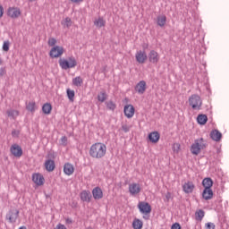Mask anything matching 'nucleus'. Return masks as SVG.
Listing matches in <instances>:
<instances>
[{
	"instance_id": "72a5a7b5",
	"label": "nucleus",
	"mask_w": 229,
	"mask_h": 229,
	"mask_svg": "<svg viewBox=\"0 0 229 229\" xmlns=\"http://www.w3.org/2000/svg\"><path fill=\"white\" fill-rule=\"evenodd\" d=\"M6 114L8 115V117H12L13 119H15V117H17V115H19V111L8 110V111H6Z\"/></svg>"
},
{
	"instance_id": "a211bd4d",
	"label": "nucleus",
	"mask_w": 229,
	"mask_h": 229,
	"mask_svg": "<svg viewBox=\"0 0 229 229\" xmlns=\"http://www.w3.org/2000/svg\"><path fill=\"white\" fill-rule=\"evenodd\" d=\"M138 94H144L146 92V81H140L134 88Z\"/></svg>"
},
{
	"instance_id": "09e8293b",
	"label": "nucleus",
	"mask_w": 229,
	"mask_h": 229,
	"mask_svg": "<svg viewBox=\"0 0 229 229\" xmlns=\"http://www.w3.org/2000/svg\"><path fill=\"white\" fill-rule=\"evenodd\" d=\"M4 13V8L2 5H0V19L1 17H3Z\"/></svg>"
},
{
	"instance_id": "1a4fd4ad",
	"label": "nucleus",
	"mask_w": 229,
	"mask_h": 229,
	"mask_svg": "<svg viewBox=\"0 0 229 229\" xmlns=\"http://www.w3.org/2000/svg\"><path fill=\"white\" fill-rule=\"evenodd\" d=\"M148 62H150V64H154L155 65H157V64H158V62L160 60V55H158V52H157L155 50H151L148 53Z\"/></svg>"
},
{
	"instance_id": "79ce46f5",
	"label": "nucleus",
	"mask_w": 229,
	"mask_h": 229,
	"mask_svg": "<svg viewBox=\"0 0 229 229\" xmlns=\"http://www.w3.org/2000/svg\"><path fill=\"white\" fill-rule=\"evenodd\" d=\"M171 229H182V225H180V223H174L172 225Z\"/></svg>"
},
{
	"instance_id": "a878e982",
	"label": "nucleus",
	"mask_w": 229,
	"mask_h": 229,
	"mask_svg": "<svg viewBox=\"0 0 229 229\" xmlns=\"http://www.w3.org/2000/svg\"><path fill=\"white\" fill-rule=\"evenodd\" d=\"M51 110H53V106H51L50 103H46L43 105L42 106L43 114H45L46 115H49V114H51Z\"/></svg>"
},
{
	"instance_id": "393cba45",
	"label": "nucleus",
	"mask_w": 229,
	"mask_h": 229,
	"mask_svg": "<svg viewBox=\"0 0 229 229\" xmlns=\"http://www.w3.org/2000/svg\"><path fill=\"white\" fill-rule=\"evenodd\" d=\"M208 121V117L207 114H200L197 116V122L201 125L204 126V124H207V122Z\"/></svg>"
},
{
	"instance_id": "e433bc0d",
	"label": "nucleus",
	"mask_w": 229,
	"mask_h": 229,
	"mask_svg": "<svg viewBox=\"0 0 229 229\" xmlns=\"http://www.w3.org/2000/svg\"><path fill=\"white\" fill-rule=\"evenodd\" d=\"M46 158H47V160H55V158H56V156L55 155L54 151H48Z\"/></svg>"
},
{
	"instance_id": "7ed1b4c3",
	"label": "nucleus",
	"mask_w": 229,
	"mask_h": 229,
	"mask_svg": "<svg viewBox=\"0 0 229 229\" xmlns=\"http://www.w3.org/2000/svg\"><path fill=\"white\" fill-rule=\"evenodd\" d=\"M59 65L64 71H67V69H74L78 62L74 56H70L68 59H59Z\"/></svg>"
},
{
	"instance_id": "c9c22d12",
	"label": "nucleus",
	"mask_w": 229,
	"mask_h": 229,
	"mask_svg": "<svg viewBox=\"0 0 229 229\" xmlns=\"http://www.w3.org/2000/svg\"><path fill=\"white\" fill-rule=\"evenodd\" d=\"M106 108H108V110H115V104L114 103V101H109V102H106Z\"/></svg>"
},
{
	"instance_id": "2eb2a0df",
	"label": "nucleus",
	"mask_w": 229,
	"mask_h": 229,
	"mask_svg": "<svg viewBox=\"0 0 229 229\" xmlns=\"http://www.w3.org/2000/svg\"><path fill=\"white\" fill-rule=\"evenodd\" d=\"M140 184L139 183H131L129 185V192L131 196H135L140 192Z\"/></svg>"
},
{
	"instance_id": "aec40b11",
	"label": "nucleus",
	"mask_w": 229,
	"mask_h": 229,
	"mask_svg": "<svg viewBox=\"0 0 229 229\" xmlns=\"http://www.w3.org/2000/svg\"><path fill=\"white\" fill-rule=\"evenodd\" d=\"M194 183L192 182H185L182 185V190L184 191L185 194H191L194 191Z\"/></svg>"
},
{
	"instance_id": "9d476101",
	"label": "nucleus",
	"mask_w": 229,
	"mask_h": 229,
	"mask_svg": "<svg viewBox=\"0 0 229 229\" xmlns=\"http://www.w3.org/2000/svg\"><path fill=\"white\" fill-rule=\"evenodd\" d=\"M10 151L13 157H16L18 158H21L22 157V148L19 146L18 144H13L11 146Z\"/></svg>"
},
{
	"instance_id": "58836bf2",
	"label": "nucleus",
	"mask_w": 229,
	"mask_h": 229,
	"mask_svg": "<svg viewBox=\"0 0 229 229\" xmlns=\"http://www.w3.org/2000/svg\"><path fill=\"white\" fill-rule=\"evenodd\" d=\"M47 44H48V46H49L50 47H55V46L56 45V38H50L48 39Z\"/></svg>"
},
{
	"instance_id": "37998d69",
	"label": "nucleus",
	"mask_w": 229,
	"mask_h": 229,
	"mask_svg": "<svg viewBox=\"0 0 229 229\" xmlns=\"http://www.w3.org/2000/svg\"><path fill=\"white\" fill-rule=\"evenodd\" d=\"M122 130L124 131V133H128V131H130V127L124 124V125H122Z\"/></svg>"
},
{
	"instance_id": "9b49d317",
	"label": "nucleus",
	"mask_w": 229,
	"mask_h": 229,
	"mask_svg": "<svg viewBox=\"0 0 229 229\" xmlns=\"http://www.w3.org/2000/svg\"><path fill=\"white\" fill-rule=\"evenodd\" d=\"M32 182L36 183L38 187L44 185V182H46V179L44 178V175L41 174H32Z\"/></svg>"
},
{
	"instance_id": "a19ab883",
	"label": "nucleus",
	"mask_w": 229,
	"mask_h": 229,
	"mask_svg": "<svg viewBox=\"0 0 229 229\" xmlns=\"http://www.w3.org/2000/svg\"><path fill=\"white\" fill-rule=\"evenodd\" d=\"M6 74V69L4 67L0 68V78H3Z\"/></svg>"
},
{
	"instance_id": "c85d7f7f",
	"label": "nucleus",
	"mask_w": 229,
	"mask_h": 229,
	"mask_svg": "<svg viewBox=\"0 0 229 229\" xmlns=\"http://www.w3.org/2000/svg\"><path fill=\"white\" fill-rule=\"evenodd\" d=\"M203 217H205V211L203 209H199L195 213L196 221H202Z\"/></svg>"
},
{
	"instance_id": "c03bdc74",
	"label": "nucleus",
	"mask_w": 229,
	"mask_h": 229,
	"mask_svg": "<svg viewBox=\"0 0 229 229\" xmlns=\"http://www.w3.org/2000/svg\"><path fill=\"white\" fill-rule=\"evenodd\" d=\"M61 142L62 144H64V146H67V136H63L61 138Z\"/></svg>"
},
{
	"instance_id": "4be33fe9",
	"label": "nucleus",
	"mask_w": 229,
	"mask_h": 229,
	"mask_svg": "<svg viewBox=\"0 0 229 229\" xmlns=\"http://www.w3.org/2000/svg\"><path fill=\"white\" fill-rule=\"evenodd\" d=\"M94 199H103V190L99 187H96L92 191Z\"/></svg>"
},
{
	"instance_id": "6e6d98bb",
	"label": "nucleus",
	"mask_w": 229,
	"mask_h": 229,
	"mask_svg": "<svg viewBox=\"0 0 229 229\" xmlns=\"http://www.w3.org/2000/svg\"><path fill=\"white\" fill-rule=\"evenodd\" d=\"M0 65H3V59L0 58Z\"/></svg>"
},
{
	"instance_id": "c756f323",
	"label": "nucleus",
	"mask_w": 229,
	"mask_h": 229,
	"mask_svg": "<svg viewBox=\"0 0 229 229\" xmlns=\"http://www.w3.org/2000/svg\"><path fill=\"white\" fill-rule=\"evenodd\" d=\"M106 98H108V95L106 94V91L103 90L98 95V99L100 101V103H105L106 101Z\"/></svg>"
},
{
	"instance_id": "2f4dec72",
	"label": "nucleus",
	"mask_w": 229,
	"mask_h": 229,
	"mask_svg": "<svg viewBox=\"0 0 229 229\" xmlns=\"http://www.w3.org/2000/svg\"><path fill=\"white\" fill-rule=\"evenodd\" d=\"M83 83V79H81V76H78V77H75L73 80H72V84L75 86V87H81V84Z\"/></svg>"
},
{
	"instance_id": "4c0bfd02",
	"label": "nucleus",
	"mask_w": 229,
	"mask_h": 229,
	"mask_svg": "<svg viewBox=\"0 0 229 229\" xmlns=\"http://www.w3.org/2000/svg\"><path fill=\"white\" fill-rule=\"evenodd\" d=\"M3 51L8 52L10 51V41H4L3 44Z\"/></svg>"
},
{
	"instance_id": "6ab92c4d",
	"label": "nucleus",
	"mask_w": 229,
	"mask_h": 229,
	"mask_svg": "<svg viewBox=\"0 0 229 229\" xmlns=\"http://www.w3.org/2000/svg\"><path fill=\"white\" fill-rule=\"evenodd\" d=\"M56 165L55 164V160L47 159L45 162V168L48 173H53V170L55 169Z\"/></svg>"
},
{
	"instance_id": "20e7f679",
	"label": "nucleus",
	"mask_w": 229,
	"mask_h": 229,
	"mask_svg": "<svg viewBox=\"0 0 229 229\" xmlns=\"http://www.w3.org/2000/svg\"><path fill=\"white\" fill-rule=\"evenodd\" d=\"M189 105L191 106L192 110H201L203 101L201 97L198 94H193L189 98Z\"/></svg>"
},
{
	"instance_id": "ddd939ff",
	"label": "nucleus",
	"mask_w": 229,
	"mask_h": 229,
	"mask_svg": "<svg viewBox=\"0 0 229 229\" xmlns=\"http://www.w3.org/2000/svg\"><path fill=\"white\" fill-rule=\"evenodd\" d=\"M146 60H148L146 51L140 50L136 53V61L138 64H146Z\"/></svg>"
},
{
	"instance_id": "5701e85b",
	"label": "nucleus",
	"mask_w": 229,
	"mask_h": 229,
	"mask_svg": "<svg viewBox=\"0 0 229 229\" xmlns=\"http://www.w3.org/2000/svg\"><path fill=\"white\" fill-rule=\"evenodd\" d=\"M64 171L65 174H67L68 176H71V174L74 173V166H72L71 163H66L64 164Z\"/></svg>"
},
{
	"instance_id": "bb28decb",
	"label": "nucleus",
	"mask_w": 229,
	"mask_h": 229,
	"mask_svg": "<svg viewBox=\"0 0 229 229\" xmlns=\"http://www.w3.org/2000/svg\"><path fill=\"white\" fill-rule=\"evenodd\" d=\"M157 26H160V28H164L165 26V22L167 21V17L165 15H160L157 16Z\"/></svg>"
},
{
	"instance_id": "473e14b6",
	"label": "nucleus",
	"mask_w": 229,
	"mask_h": 229,
	"mask_svg": "<svg viewBox=\"0 0 229 229\" xmlns=\"http://www.w3.org/2000/svg\"><path fill=\"white\" fill-rule=\"evenodd\" d=\"M66 94H67L68 99L70 101H72V102L74 101V96H75L74 90L68 89L66 90Z\"/></svg>"
},
{
	"instance_id": "cd10ccee",
	"label": "nucleus",
	"mask_w": 229,
	"mask_h": 229,
	"mask_svg": "<svg viewBox=\"0 0 229 229\" xmlns=\"http://www.w3.org/2000/svg\"><path fill=\"white\" fill-rule=\"evenodd\" d=\"M143 225H144V224L142 223V221L140 219L136 218L132 222V228H134V229H142Z\"/></svg>"
},
{
	"instance_id": "f257e3e1",
	"label": "nucleus",
	"mask_w": 229,
	"mask_h": 229,
	"mask_svg": "<svg viewBox=\"0 0 229 229\" xmlns=\"http://www.w3.org/2000/svg\"><path fill=\"white\" fill-rule=\"evenodd\" d=\"M106 155V145L103 143H95L90 147L89 156L92 158H103Z\"/></svg>"
},
{
	"instance_id": "de8ad7c7",
	"label": "nucleus",
	"mask_w": 229,
	"mask_h": 229,
	"mask_svg": "<svg viewBox=\"0 0 229 229\" xmlns=\"http://www.w3.org/2000/svg\"><path fill=\"white\" fill-rule=\"evenodd\" d=\"M174 151H180V144L174 143Z\"/></svg>"
},
{
	"instance_id": "603ef678",
	"label": "nucleus",
	"mask_w": 229,
	"mask_h": 229,
	"mask_svg": "<svg viewBox=\"0 0 229 229\" xmlns=\"http://www.w3.org/2000/svg\"><path fill=\"white\" fill-rule=\"evenodd\" d=\"M165 198H166V201H169V199H171V193L170 192L166 193Z\"/></svg>"
},
{
	"instance_id": "412c9836",
	"label": "nucleus",
	"mask_w": 229,
	"mask_h": 229,
	"mask_svg": "<svg viewBox=\"0 0 229 229\" xmlns=\"http://www.w3.org/2000/svg\"><path fill=\"white\" fill-rule=\"evenodd\" d=\"M81 201H86V203H90V199H92V194L89 191H83L81 192Z\"/></svg>"
},
{
	"instance_id": "49530a36",
	"label": "nucleus",
	"mask_w": 229,
	"mask_h": 229,
	"mask_svg": "<svg viewBox=\"0 0 229 229\" xmlns=\"http://www.w3.org/2000/svg\"><path fill=\"white\" fill-rule=\"evenodd\" d=\"M20 133H21V131H16V130H13V131H12L13 137H19Z\"/></svg>"
},
{
	"instance_id": "7c9ffc66",
	"label": "nucleus",
	"mask_w": 229,
	"mask_h": 229,
	"mask_svg": "<svg viewBox=\"0 0 229 229\" xmlns=\"http://www.w3.org/2000/svg\"><path fill=\"white\" fill-rule=\"evenodd\" d=\"M95 26L97 28H103L105 27V24H106V21L103 18H98L97 21H94Z\"/></svg>"
},
{
	"instance_id": "4468645a",
	"label": "nucleus",
	"mask_w": 229,
	"mask_h": 229,
	"mask_svg": "<svg viewBox=\"0 0 229 229\" xmlns=\"http://www.w3.org/2000/svg\"><path fill=\"white\" fill-rule=\"evenodd\" d=\"M148 140L152 144H157L160 140V133L157 131H152L148 135Z\"/></svg>"
},
{
	"instance_id": "f03ea898",
	"label": "nucleus",
	"mask_w": 229,
	"mask_h": 229,
	"mask_svg": "<svg viewBox=\"0 0 229 229\" xmlns=\"http://www.w3.org/2000/svg\"><path fill=\"white\" fill-rule=\"evenodd\" d=\"M207 148V143L203 138L198 139L194 140V143L191 147V153L192 155H199L201 153V149H205Z\"/></svg>"
},
{
	"instance_id": "8fccbe9b",
	"label": "nucleus",
	"mask_w": 229,
	"mask_h": 229,
	"mask_svg": "<svg viewBox=\"0 0 229 229\" xmlns=\"http://www.w3.org/2000/svg\"><path fill=\"white\" fill-rule=\"evenodd\" d=\"M56 229H67V227H65L63 224H58L56 225Z\"/></svg>"
},
{
	"instance_id": "f3484780",
	"label": "nucleus",
	"mask_w": 229,
	"mask_h": 229,
	"mask_svg": "<svg viewBox=\"0 0 229 229\" xmlns=\"http://www.w3.org/2000/svg\"><path fill=\"white\" fill-rule=\"evenodd\" d=\"M210 139H212V140H215V142H219V140L223 139V134L221 133V131H219V130L215 129L210 132Z\"/></svg>"
},
{
	"instance_id": "864d4df0",
	"label": "nucleus",
	"mask_w": 229,
	"mask_h": 229,
	"mask_svg": "<svg viewBox=\"0 0 229 229\" xmlns=\"http://www.w3.org/2000/svg\"><path fill=\"white\" fill-rule=\"evenodd\" d=\"M72 3H83V0H71Z\"/></svg>"
},
{
	"instance_id": "423d86ee",
	"label": "nucleus",
	"mask_w": 229,
	"mask_h": 229,
	"mask_svg": "<svg viewBox=\"0 0 229 229\" xmlns=\"http://www.w3.org/2000/svg\"><path fill=\"white\" fill-rule=\"evenodd\" d=\"M19 218V210L18 209H11L5 216V219H8L9 223H16Z\"/></svg>"
},
{
	"instance_id": "a18cd8bd",
	"label": "nucleus",
	"mask_w": 229,
	"mask_h": 229,
	"mask_svg": "<svg viewBox=\"0 0 229 229\" xmlns=\"http://www.w3.org/2000/svg\"><path fill=\"white\" fill-rule=\"evenodd\" d=\"M65 25H66V28H70V26H71V18H69V17L65 18Z\"/></svg>"
},
{
	"instance_id": "ea45409f",
	"label": "nucleus",
	"mask_w": 229,
	"mask_h": 229,
	"mask_svg": "<svg viewBox=\"0 0 229 229\" xmlns=\"http://www.w3.org/2000/svg\"><path fill=\"white\" fill-rule=\"evenodd\" d=\"M206 229H216V225L212 222H208L205 225Z\"/></svg>"
},
{
	"instance_id": "b1692460",
	"label": "nucleus",
	"mask_w": 229,
	"mask_h": 229,
	"mask_svg": "<svg viewBox=\"0 0 229 229\" xmlns=\"http://www.w3.org/2000/svg\"><path fill=\"white\" fill-rule=\"evenodd\" d=\"M202 198L206 199V201H208V199H212L214 198V191L212 189H208V191L205 192V189L202 191Z\"/></svg>"
},
{
	"instance_id": "f8f14e48",
	"label": "nucleus",
	"mask_w": 229,
	"mask_h": 229,
	"mask_svg": "<svg viewBox=\"0 0 229 229\" xmlns=\"http://www.w3.org/2000/svg\"><path fill=\"white\" fill-rule=\"evenodd\" d=\"M124 115L128 119H131L135 115V107L132 105H127L123 108Z\"/></svg>"
},
{
	"instance_id": "3c124183",
	"label": "nucleus",
	"mask_w": 229,
	"mask_h": 229,
	"mask_svg": "<svg viewBox=\"0 0 229 229\" xmlns=\"http://www.w3.org/2000/svg\"><path fill=\"white\" fill-rule=\"evenodd\" d=\"M65 223L66 225H71L72 224V220L71 218H66Z\"/></svg>"
},
{
	"instance_id": "0eeeda50",
	"label": "nucleus",
	"mask_w": 229,
	"mask_h": 229,
	"mask_svg": "<svg viewBox=\"0 0 229 229\" xmlns=\"http://www.w3.org/2000/svg\"><path fill=\"white\" fill-rule=\"evenodd\" d=\"M7 15L11 17V19H19V17H21V9L19 7H9Z\"/></svg>"
},
{
	"instance_id": "f704fd0d",
	"label": "nucleus",
	"mask_w": 229,
	"mask_h": 229,
	"mask_svg": "<svg viewBox=\"0 0 229 229\" xmlns=\"http://www.w3.org/2000/svg\"><path fill=\"white\" fill-rule=\"evenodd\" d=\"M35 102H29L26 106V109L29 110V112H35Z\"/></svg>"
},
{
	"instance_id": "5fc2aeb1",
	"label": "nucleus",
	"mask_w": 229,
	"mask_h": 229,
	"mask_svg": "<svg viewBox=\"0 0 229 229\" xmlns=\"http://www.w3.org/2000/svg\"><path fill=\"white\" fill-rule=\"evenodd\" d=\"M148 44H143V49H148Z\"/></svg>"
},
{
	"instance_id": "6e6552de",
	"label": "nucleus",
	"mask_w": 229,
	"mask_h": 229,
	"mask_svg": "<svg viewBox=\"0 0 229 229\" xmlns=\"http://www.w3.org/2000/svg\"><path fill=\"white\" fill-rule=\"evenodd\" d=\"M138 208L141 214H151V205H149L148 202H140Z\"/></svg>"
},
{
	"instance_id": "dca6fc26",
	"label": "nucleus",
	"mask_w": 229,
	"mask_h": 229,
	"mask_svg": "<svg viewBox=\"0 0 229 229\" xmlns=\"http://www.w3.org/2000/svg\"><path fill=\"white\" fill-rule=\"evenodd\" d=\"M202 186L205 189L204 192H207L208 189H212V187L214 186V181L210 177H206L202 181Z\"/></svg>"
},
{
	"instance_id": "39448f33",
	"label": "nucleus",
	"mask_w": 229,
	"mask_h": 229,
	"mask_svg": "<svg viewBox=\"0 0 229 229\" xmlns=\"http://www.w3.org/2000/svg\"><path fill=\"white\" fill-rule=\"evenodd\" d=\"M65 53V49H64V47L60 46H55L51 48L49 52L50 58H60L62 55Z\"/></svg>"
}]
</instances>
